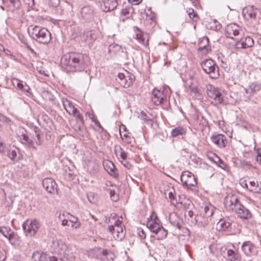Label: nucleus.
<instances>
[{
    "label": "nucleus",
    "instance_id": "7",
    "mask_svg": "<svg viewBox=\"0 0 261 261\" xmlns=\"http://www.w3.org/2000/svg\"><path fill=\"white\" fill-rule=\"evenodd\" d=\"M40 227L39 222L36 220H27L22 224L24 232L31 236H34Z\"/></svg>",
    "mask_w": 261,
    "mask_h": 261
},
{
    "label": "nucleus",
    "instance_id": "43",
    "mask_svg": "<svg viewBox=\"0 0 261 261\" xmlns=\"http://www.w3.org/2000/svg\"><path fill=\"white\" fill-rule=\"evenodd\" d=\"M14 81L17 82V88L22 90L23 92H27L28 93H30V88L28 85H27L25 83V85H23L22 81L19 80L18 79L15 80Z\"/></svg>",
    "mask_w": 261,
    "mask_h": 261
},
{
    "label": "nucleus",
    "instance_id": "24",
    "mask_svg": "<svg viewBox=\"0 0 261 261\" xmlns=\"http://www.w3.org/2000/svg\"><path fill=\"white\" fill-rule=\"evenodd\" d=\"M136 39L144 46L147 47L149 45V36L147 33H143L141 31L138 30V33H136Z\"/></svg>",
    "mask_w": 261,
    "mask_h": 261
},
{
    "label": "nucleus",
    "instance_id": "31",
    "mask_svg": "<svg viewBox=\"0 0 261 261\" xmlns=\"http://www.w3.org/2000/svg\"><path fill=\"white\" fill-rule=\"evenodd\" d=\"M187 86L189 88L191 92L195 94L196 96H201L200 90L198 89L197 86L194 83L192 79L188 80L186 82Z\"/></svg>",
    "mask_w": 261,
    "mask_h": 261
},
{
    "label": "nucleus",
    "instance_id": "2",
    "mask_svg": "<svg viewBox=\"0 0 261 261\" xmlns=\"http://www.w3.org/2000/svg\"><path fill=\"white\" fill-rule=\"evenodd\" d=\"M31 37L39 43L47 44L51 40V34L44 28L39 26L34 27L29 31Z\"/></svg>",
    "mask_w": 261,
    "mask_h": 261
},
{
    "label": "nucleus",
    "instance_id": "19",
    "mask_svg": "<svg viewBox=\"0 0 261 261\" xmlns=\"http://www.w3.org/2000/svg\"><path fill=\"white\" fill-rule=\"evenodd\" d=\"M233 212L236 213L238 217L242 219H247L251 217L249 210L241 203L237 205L236 210Z\"/></svg>",
    "mask_w": 261,
    "mask_h": 261
},
{
    "label": "nucleus",
    "instance_id": "28",
    "mask_svg": "<svg viewBox=\"0 0 261 261\" xmlns=\"http://www.w3.org/2000/svg\"><path fill=\"white\" fill-rule=\"evenodd\" d=\"M127 77L122 73H119L118 74V82L119 83L120 85L124 88H128L132 84L130 79L129 78L127 80Z\"/></svg>",
    "mask_w": 261,
    "mask_h": 261
},
{
    "label": "nucleus",
    "instance_id": "18",
    "mask_svg": "<svg viewBox=\"0 0 261 261\" xmlns=\"http://www.w3.org/2000/svg\"><path fill=\"white\" fill-rule=\"evenodd\" d=\"M95 31L93 30H85L81 35V39L85 42L90 44L95 39Z\"/></svg>",
    "mask_w": 261,
    "mask_h": 261
},
{
    "label": "nucleus",
    "instance_id": "33",
    "mask_svg": "<svg viewBox=\"0 0 261 261\" xmlns=\"http://www.w3.org/2000/svg\"><path fill=\"white\" fill-rule=\"evenodd\" d=\"M103 249L100 248H95L90 250L88 252V256L92 258H101Z\"/></svg>",
    "mask_w": 261,
    "mask_h": 261
},
{
    "label": "nucleus",
    "instance_id": "39",
    "mask_svg": "<svg viewBox=\"0 0 261 261\" xmlns=\"http://www.w3.org/2000/svg\"><path fill=\"white\" fill-rule=\"evenodd\" d=\"M10 231H11V229L8 227H0V232L2 233L5 238L8 239L9 241L12 243L11 241L14 237V234L12 233H10Z\"/></svg>",
    "mask_w": 261,
    "mask_h": 261
},
{
    "label": "nucleus",
    "instance_id": "59",
    "mask_svg": "<svg viewBox=\"0 0 261 261\" xmlns=\"http://www.w3.org/2000/svg\"><path fill=\"white\" fill-rule=\"evenodd\" d=\"M116 129H118V130H127L126 126L122 124L120 122H118L116 123Z\"/></svg>",
    "mask_w": 261,
    "mask_h": 261
},
{
    "label": "nucleus",
    "instance_id": "10",
    "mask_svg": "<svg viewBox=\"0 0 261 261\" xmlns=\"http://www.w3.org/2000/svg\"><path fill=\"white\" fill-rule=\"evenodd\" d=\"M207 94L210 98L214 99L216 103L224 104L221 92L214 86L209 85L207 89Z\"/></svg>",
    "mask_w": 261,
    "mask_h": 261
},
{
    "label": "nucleus",
    "instance_id": "12",
    "mask_svg": "<svg viewBox=\"0 0 261 261\" xmlns=\"http://www.w3.org/2000/svg\"><path fill=\"white\" fill-rule=\"evenodd\" d=\"M240 203L238 197L233 194L227 195L224 201L225 207L230 211H234L236 210L237 205Z\"/></svg>",
    "mask_w": 261,
    "mask_h": 261
},
{
    "label": "nucleus",
    "instance_id": "50",
    "mask_svg": "<svg viewBox=\"0 0 261 261\" xmlns=\"http://www.w3.org/2000/svg\"><path fill=\"white\" fill-rule=\"evenodd\" d=\"M77 119H78L82 123H84V118L82 114H80L79 110L76 108V112L74 113H71Z\"/></svg>",
    "mask_w": 261,
    "mask_h": 261
},
{
    "label": "nucleus",
    "instance_id": "40",
    "mask_svg": "<svg viewBox=\"0 0 261 261\" xmlns=\"http://www.w3.org/2000/svg\"><path fill=\"white\" fill-rule=\"evenodd\" d=\"M115 257V255L111 251L103 249L102 256L101 259L102 260L111 261L113 260Z\"/></svg>",
    "mask_w": 261,
    "mask_h": 261
},
{
    "label": "nucleus",
    "instance_id": "57",
    "mask_svg": "<svg viewBox=\"0 0 261 261\" xmlns=\"http://www.w3.org/2000/svg\"><path fill=\"white\" fill-rule=\"evenodd\" d=\"M147 17L150 19L152 21H154L155 20V15L154 13H152L149 9L148 10V12L146 13Z\"/></svg>",
    "mask_w": 261,
    "mask_h": 261
},
{
    "label": "nucleus",
    "instance_id": "27",
    "mask_svg": "<svg viewBox=\"0 0 261 261\" xmlns=\"http://www.w3.org/2000/svg\"><path fill=\"white\" fill-rule=\"evenodd\" d=\"M227 259L230 261H240L241 256L238 252V250L233 246V249L227 250Z\"/></svg>",
    "mask_w": 261,
    "mask_h": 261
},
{
    "label": "nucleus",
    "instance_id": "64",
    "mask_svg": "<svg viewBox=\"0 0 261 261\" xmlns=\"http://www.w3.org/2000/svg\"><path fill=\"white\" fill-rule=\"evenodd\" d=\"M185 132H171V135L172 137H176L178 135H182Z\"/></svg>",
    "mask_w": 261,
    "mask_h": 261
},
{
    "label": "nucleus",
    "instance_id": "6",
    "mask_svg": "<svg viewBox=\"0 0 261 261\" xmlns=\"http://www.w3.org/2000/svg\"><path fill=\"white\" fill-rule=\"evenodd\" d=\"M182 185L188 189L192 190L197 185V181L193 174L189 171L183 172L180 176Z\"/></svg>",
    "mask_w": 261,
    "mask_h": 261
},
{
    "label": "nucleus",
    "instance_id": "46",
    "mask_svg": "<svg viewBox=\"0 0 261 261\" xmlns=\"http://www.w3.org/2000/svg\"><path fill=\"white\" fill-rule=\"evenodd\" d=\"M69 222L71 227L73 228H77L81 225V223L79 222L78 219L72 216H71Z\"/></svg>",
    "mask_w": 261,
    "mask_h": 261
},
{
    "label": "nucleus",
    "instance_id": "52",
    "mask_svg": "<svg viewBox=\"0 0 261 261\" xmlns=\"http://www.w3.org/2000/svg\"><path fill=\"white\" fill-rule=\"evenodd\" d=\"M214 162L222 169H224L226 167V165L223 161L217 156L216 157V159L214 160Z\"/></svg>",
    "mask_w": 261,
    "mask_h": 261
},
{
    "label": "nucleus",
    "instance_id": "11",
    "mask_svg": "<svg viewBox=\"0 0 261 261\" xmlns=\"http://www.w3.org/2000/svg\"><path fill=\"white\" fill-rule=\"evenodd\" d=\"M139 118L144 122L145 124L144 127L146 129H156L158 128V124L154 121L153 117L150 115L149 116L145 113L142 112L139 115Z\"/></svg>",
    "mask_w": 261,
    "mask_h": 261
},
{
    "label": "nucleus",
    "instance_id": "38",
    "mask_svg": "<svg viewBox=\"0 0 261 261\" xmlns=\"http://www.w3.org/2000/svg\"><path fill=\"white\" fill-rule=\"evenodd\" d=\"M249 190L253 193H261V183L251 181L249 182Z\"/></svg>",
    "mask_w": 261,
    "mask_h": 261
},
{
    "label": "nucleus",
    "instance_id": "16",
    "mask_svg": "<svg viewBox=\"0 0 261 261\" xmlns=\"http://www.w3.org/2000/svg\"><path fill=\"white\" fill-rule=\"evenodd\" d=\"M101 9L106 12L114 10L118 6V0H101Z\"/></svg>",
    "mask_w": 261,
    "mask_h": 261
},
{
    "label": "nucleus",
    "instance_id": "20",
    "mask_svg": "<svg viewBox=\"0 0 261 261\" xmlns=\"http://www.w3.org/2000/svg\"><path fill=\"white\" fill-rule=\"evenodd\" d=\"M198 51H201L203 54H206L211 51V47L209 46V40L207 37H203L199 41Z\"/></svg>",
    "mask_w": 261,
    "mask_h": 261
},
{
    "label": "nucleus",
    "instance_id": "9",
    "mask_svg": "<svg viewBox=\"0 0 261 261\" xmlns=\"http://www.w3.org/2000/svg\"><path fill=\"white\" fill-rule=\"evenodd\" d=\"M94 10L90 6H85L81 9L79 17L85 22L92 21L94 18Z\"/></svg>",
    "mask_w": 261,
    "mask_h": 261
},
{
    "label": "nucleus",
    "instance_id": "60",
    "mask_svg": "<svg viewBox=\"0 0 261 261\" xmlns=\"http://www.w3.org/2000/svg\"><path fill=\"white\" fill-rule=\"evenodd\" d=\"M185 216L186 218H191L194 216V212L192 211V209L188 210L185 212Z\"/></svg>",
    "mask_w": 261,
    "mask_h": 261
},
{
    "label": "nucleus",
    "instance_id": "53",
    "mask_svg": "<svg viewBox=\"0 0 261 261\" xmlns=\"http://www.w3.org/2000/svg\"><path fill=\"white\" fill-rule=\"evenodd\" d=\"M110 164L112 166V167H110V174L116 177L118 175V171L112 162H110Z\"/></svg>",
    "mask_w": 261,
    "mask_h": 261
},
{
    "label": "nucleus",
    "instance_id": "29",
    "mask_svg": "<svg viewBox=\"0 0 261 261\" xmlns=\"http://www.w3.org/2000/svg\"><path fill=\"white\" fill-rule=\"evenodd\" d=\"M243 14L246 19H255L256 16V12L252 7H248L243 9Z\"/></svg>",
    "mask_w": 261,
    "mask_h": 261
},
{
    "label": "nucleus",
    "instance_id": "1",
    "mask_svg": "<svg viewBox=\"0 0 261 261\" xmlns=\"http://www.w3.org/2000/svg\"><path fill=\"white\" fill-rule=\"evenodd\" d=\"M89 63V58L80 53H70L62 56L61 64L67 72H81Z\"/></svg>",
    "mask_w": 261,
    "mask_h": 261
},
{
    "label": "nucleus",
    "instance_id": "5",
    "mask_svg": "<svg viewBox=\"0 0 261 261\" xmlns=\"http://www.w3.org/2000/svg\"><path fill=\"white\" fill-rule=\"evenodd\" d=\"M124 227L122 221L118 219L115 220L113 224L109 226V230L116 240L121 241L125 235V230L124 229Z\"/></svg>",
    "mask_w": 261,
    "mask_h": 261
},
{
    "label": "nucleus",
    "instance_id": "42",
    "mask_svg": "<svg viewBox=\"0 0 261 261\" xmlns=\"http://www.w3.org/2000/svg\"><path fill=\"white\" fill-rule=\"evenodd\" d=\"M122 139L127 143H131L133 139L131 134L127 132H119Z\"/></svg>",
    "mask_w": 261,
    "mask_h": 261
},
{
    "label": "nucleus",
    "instance_id": "4",
    "mask_svg": "<svg viewBox=\"0 0 261 261\" xmlns=\"http://www.w3.org/2000/svg\"><path fill=\"white\" fill-rule=\"evenodd\" d=\"M191 121L195 126L194 129L199 130H204L209 128L207 121L201 115L197 109H193L190 112Z\"/></svg>",
    "mask_w": 261,
    "mask_h": 261
},
{
    "label": "nucleus",
    "instance_id": "23",
    "mask_svg": "<svg viewBox=\"0 0 261 261\" xmlns=\"http://www.w3.org/2000/svg\"><path fill=\"white\" fill-rule=\"evenodd\" d=\"M211 140L213 143L220 147H224L227 142L225 137L221 134L213 135L211 138Z\"/></svg>",
    "mask_w": 261,
    "mask_h": 261
},
{
    "label": "nucleus",
    "instance_id": "8",
    "mask_svg": "<svg viewBox=\"0 0 261 261\" xmlns=\"http://www.w3.org/2000/svg\"><path fill=\"white\" fill-rule=\"evenodd\" d=\"M167 91L164 89H154L152 92L151 100L155 105L164 103L167 101Z\"/></svg>",
    "mask_w": 261,
    "mask_h": 261
},
{
    "label": "nucleus",
    "instance_id": "48",
    "mask_svg": "<svg viewBox=\"0 0 261 261\" xmlns=\"http://www.w3.org/2000/svg\"><path fill=\"white\" fill-rule=\"evenodd\" d=\"M180 203L183 205L185 211L192 209L194 208V205L192 202L189 200H185L184 202H180Z\"/></svg>",
    "mask_w": 261,
    "mask_h": 261
},
{
    "label": "nucleus",
    "instance_id": "17",
    "mask_svg": "<svg viewBox=\"0 0 261 261\" xmlns=\"http://www.w3.org/2000/svg\"><path fill=\"white\" fill-rule=\"evenodd\" d=\"M50 247L55 252L62 254L63 250L66 248V244L61 240H53Z\"/></svg>",
    "mask_w": 261,
    "mask_h": 261
},
{
    "label": "nucleus",
    "instance_id": "62",
    "mask_svg": "<svg viewBox=\"0 0 261 261\" xmlns=\"http://www.w3.org/2000/svg\"><path fill=\"white\" fill-rule=\"evenodd\" d=\"M6 258V252L4 249L0 250V261H5Z\"/></svg>",
    "mask_w": 261,
    "mask_h": 261
},
{
    "label": "nucleus",
    "instance_id": "58",
    "mask_svg": "<svg viewBox=\"0 0 261 261\" xmlns=\"http://www.w3.org/2000/svg\"><path fill=\"white\" fill-rule=\"evenodd\" d=\"M257 155L255 158V161L257 163L261 166V149H258L256 151Z\"/></svg>",
    "mask_w": 261,
    "mask_h": 261
},
{
    "label": "nucleus",
    "instance_id": "34",
    "mask_svg": "<svg viewBox=\"0 0 261 261\" xmlns=\"http://www.w3.org/2000/svg\"><path fill=\"white\" fill-rule=\"evenodd\" d=\"M201 218V215H195L194 217L188 218V222L191 226H194L197 224L198 226H202L206 224L205 221H199V218Z\"/></svg>",
    "mask_w": 261,
    "mask_h": 261
},
{
    "label": "nucleus",
    "instance_id": "56",
    "mask_svg": "<svg viewBox=\"0 0 261 261\" xmlns=\"http://www.w3.org/2000/svg\"><path fill=\"white\" fill-rule=\"evenodd\" d=\"M110 195L112 200L113 201H117L118 199V195L115 193L114 190H110Z\"/></svg>",
    "mask_w": 261,
    "mask_h": 261
},
{
    "label": "nucleus",
    "instance_id": "47",
    "mask_svg": "<svg viewBox=\"0 0 261 261\" xmlns=\"http://www.w3.org/2000/svg\"><path fill=\"white\" fill-rule=\"evenodd\" d=\"M242 249L245 254L249 255L251 252L252 247L250 244L245 242L242 245Z\"/></svg>",
    "mask_w": 261,
    "mask_h": 261
},
{
    "label": "nucleus",
    "instance_id": "49",
    "mask_svg": "<svg viewBox=\"0 0 261 261\" xmlns=\"http://www.w3.org/2000/svg\"><path fill=\"white\" fill-rule=\"evenodd\" d=\"M7 156L12 160L16 161L18 160L17 158V152L15 150H9L6 152Z\"/></svg>",
    "mask_w": 261,
    "mask_h": 261
},
{
    "label": "nucleus",
    "instance_id": "44",
    "mask_svg": "<svg viewBox=\"0 0 261 261\" xmlns=\"http://www.w3.org/2000/svg\"><path fill=\"white\" fill-rule=\"evenodd\" d=\"M155 234L158 235V240H162L166 238L168 232L167 230L161 226Z\"/></svg>",
    "mask_w": 261,
    "mask_h": 261
},
{
    "label": "nucleus",
    "instance_id": "61",
    "mask_svg": "<svg viewBox=\"0 0 261 261\" xmlns=\"http://www.w3.org/2000/svg\"><path fill=\"white\" fill-rule=\"evenodd\" d=\"M92 121L94 122L95 126L97 127L98 129H102V130H104L102 127L100 125V122L96 118H93Z\"/></svg>",
    "mask_w": 261,
    "mask_h": 261
},
{
    "label": "nucleus",
    "instance_id": "26",
    "mask_svg": "<svg viewBox=\"0 0 261 261\" xmlns=\"http://www.w3.org/2000/svg\"><path fill=\"white\" fill-rule=\"evenodd\" d=\"M231 223L228 218L220 219L217 224V228L219 230H225L231 226Z\"/></svg>",
    "mask_w": 261,
    "mask_h": 261
},
{
    "label": "nucleus",
    "instance_id": "63",
    "mask_svg": "<svg viewBox=\"0 0 261 261\" xmlns=\"http://www.w3.org/2000/svg\"><path fill=\"white\" fill-rule=\"evenodd\" d=\"M4 123L7 124L8 125L11 126L12 124V122L8 118L5 116H2L1 119Z\"/></svg>",
    "mask_w": 261,
    "mask_h": 261
},
{
    "label": "nucleus",
    "instance_id": "22",
    "mask_svg": "<svg viewBox=\"0 0 261 261\" xmlns=\"http://www.w3.org/2000/svg\"><path fill=\"white\" fill-rule=\"evenodd\" d=\"M170 223L174 227L180 229L182 225V220L178 216L177 213L173 212L170 214L169 216Z\"/></svg>",
    "mask_w": 261,
    "mask_h": 261
},
{
    "label": "nucleus",
    "instance_id": "37",
    "mask_svg": "<svg viewBox=\"0 0 261 261\" xmlns=\"http://www.w3.org/2000/svg\"><path fill=\"white\" fill-rule=\"evenodd\" d=\"M21 6L19 0H9L8 8L9 11L14 12L19 9Z\"/></svg>",
    "mask_w": 261,
    "mask_h": 261
},
{
    "label": "nucleus",
    "instance_id": "45",
    "mask_svg": "<svg viewBox=\"0 0 261 261\" xmlns=\"http://www.w3.org/2000/svg\"><path fill=\"white\" fill-rule=\"evenodd\" d=\"M122 47L121 45H119L116 43H113L109 45L108 47L109 53L110 54H116L117 52L120 51Z\"/></svg>",
    "mask_w": 261,
    "mask_h": 261
},
{
    "label": "nucleus",
    "instance_id": "25",
    "mask_svg": "<svg viewBox=\"0 0 261 261\" xmlns=\"http://www.w3.org/2000/svg\"><path fill=\"white\" fill-rule=\"evenodd\" d=\"M159 222V220L157 217H155L154 220L151 219L148 221L147 223V227L150 229L151 231L155 233L161 226Z\"/></svg>",
    "mask_w": 261,
    "mask_h": 261
},
{
    "label": "nucleus",
    "instance_id": "51",
    "mask_svg": "<svg viewBox=\"0 0 261 261\" xmlns=\"http://www.w3.org/2000/svg\"><path fill=\"white\" fill-rule=\"evenodd\" d=\"M169 198L172 204L175 205L177 203V200L176 195L171 191L169 193Z\"/></svg>",
    "mask_w": 261,
    "mask_h": 261
},
{
    "label": "nucleus",
    "instance_id": "13",
    "mask_svg": "<svg viewBox=\"0 0 261 261\" xmlns=\"http://www.w3.org/2000/svg\"><path fill=\"white\" fill-rule=\"evenodd\" d=\"M32 259L34 261H61V258L59 259L56 256L50 253L38 251L33 253Z\"/></svg>",
    "mask_w": 261,
    "mask_h": 261
},
{
    "label": "nucleus",
    "instance_id": "32",
    "mask_svg": "<svg viewBox=\"0 0 261 261\" xmlns=\"http://www.w3.org/2000/svg\"><path fill=\"white\" fill-rule=\"evenodd\" d=\"M62 102L65 110L68 114H71V113L76 112V108L73 105L72 103L67 99L63 98L62 99Z\"/></svg>",
    "mask_w": 261,
    "mask_h": 261
},
{
    "label": "nucleus",
    "instance_id": "21",
    "mask_svg": "<svg viewBox=\"0 0 261 261\" xmlns=\"http://www.w3.org/2000/svg\"><path fill=\"white\" fill-rule=\"evenodd\" d=\"M234 39L237 43V45H241V47L242 48L251 47L254 45V41L253 39L249 36L242 38L241 41L239 38Z\"/></svg>",
    "mask_w": 261,
    "mask_h": 261
},
{
    "label": "nucleus",
    "instance_id": "35",
    "mask_svg": "<svg viewBox=\"0 0 261 261\" xmlns=\"http://www.w3.org/2000/svg\"><path fill=\"white\" fill-rule=\"evenodd\" d=\"M248 90H250V96H253L257 92L261 91V84L258 83H251L249 86L248 89H245L246 93H248Z\"/></svg>",
    "mask_w": 261,
    "mask_h": 261
},
{
    "label": "nucleus",
    "instance_id": "54",
    "mask_svg": "<svg viewBox=\"0 0 261 261\" xmlns=\"http://www.w3.org/2000/svg\"><path fill=\"white\" fill-rule=\"evenodd\" d=\"M87 198L90 203H94L96 201V196L94 193L90 192L87 194Z\"/></svg>",
    "mask_w": 261,
    "mask_h": 261
},
{
    "label": "nucleus",
    "instance_id": "36",
    "mask_svg": "<svg viewBox=\"0 0 261 261\" xmlns=\"http://www.w3.org/2000/svg\"><path fill=\"white\" fill-rule=\"evenodd\" d=\"M216 210V208L212 204L205 205L203 208V217L208 218L211 217Z\"/></svg>",
    "mask_w": 261,
    "mask_h": 261
},
{
    "label": "nucleus",
    "instance_id": "3",
    "mask_svg": "<svg viewBox=\"0 0 261 261\" xmlns=\"http://www.w3.org/2000/svg\"><path fill=\"white\" fill-rule=\"evenodd\" d=\"M200 66L210 78L216 79L219 76V67L214 60L211 59L203 60L200 63Z\"/></svg>",
    "mask_w": 261,
    "mask_h": 261
},
{
    "label": "nucleus",
    "instance_id": "14",
    "mask_svg": "<svg viewBox=\"0 0 261 261\" xmlns=\"http://www.w3.org/2000/svg\"><path fill=\"white\" fill-rule=\"evenodd\" d=\"M241 31V28L234 24H230L227 25L225 29V35L227 38L234 39V37L239 35Z\"/></svg>",
    "mask_w": 261,
    "mask_h": 261
},
{
    "label": "nucleus",
    "instance_id": "30",
    "mask_svg": "<svg viewBox=\"0 0 261 261\" xmlns=\"http://www.w3.org/2000/svg\"><path fill=\"white\" fill-rule=\"evenodd\" d=\"M75 248L74 247L70 246H67L66 245V248L63 250L62 254L64 255L67 259H71L74 258Z\"/></svg>",
    "mask_w": 261,
    "mask_h": 261
},
{
    "label": "nucleus",
    "instance_id": "41",
    "mask_svg": "<svg viewBox=\"0 0 261 261\" xmlns=\"http://www.w3.org/2000/svg\"><path fill=\"white\" fill-rule=\"evenodd\" d=\"M187 12L189 15V18L193 22H197L199 20V16L197 12H196L193 9L188 8L187 10Z\"/></svg>",
    "mask_w": 261,
    "mask_h": 261
},
{
    "label": "nucleus",
    "instance_id": "55",
    "mask_svg": "<svg viewBox=\"0 0 261 261\" xmlns=\"http://www.w3.org/2000/svg\"><path fill=\"white\" fill-rule=\"evenodd\" d=\"M8 148L2 142L0 141V153L6 154L8 152Z\"/></svg>",
    "mask_w": 261,
    "mask_h": 261
},
{
    "label": "nucleus",
    "instance_id": "15",
    "mask_svg": "<svg viewBox=\"0 0 261 261\" xmlns=\"http://www.w3.org/2000/svg\"><path fill=\"white\" fill-rule=\"evenodd\" d=\"M42 185L47 192L51 194L57 193V185L53 178H44L42 181Z\"/></svg>",
    "mask_w": 261,
    "mask_h": 261
}]
</instances>
